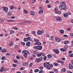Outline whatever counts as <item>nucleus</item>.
<instances>
[{
	"label": "nucleus",
	"mask_w": 73,
	"mask_h": 73,
	"mask_svg": "<svg viewBox=\"0 0 73 73\" xmlns=\"http://www.w3.org/2000/svg\"><path fill=\"white\" fill-rule=\"evenodd\" d=\"M55 38L56 40L57 41V42H60L61 41L60 39L57 37H56Z\"/></svg>",
	"instance_id": "obj_14"
},
{
	"label": "nucleus",
	"mask_w": 73,
	"mask_h": 73,
	"mask_svg": "<svg viewBox=\"0 0 73 73\" xmlns=\"http://www.w3.org/2000/svg\"><path fill=\"white\" fill-rule=\"evenodd\" d=\"M33 48L34 49H38V50H40L42 49V46L38 45L36 46H34L33 47Z\"/></svg>",
	"instance_id": "obj_3"
},
{
	"label": "nucleus",
	"mask_w": 73,
	"mask_h": 73,
	"mask_svg": "<svg viewBox=\"0 0 73 73\" xmlns=\"http://www.w3.org/2000/svg\"><path fill=\"white\" fill-rule=\"evenodd\" d=\"M58 9H57V7H56L55 8H54V11H57V10Z\"/></svg>",
	"instance_id": "obj_59"
},
{
	"label": "nucleus",
	"mask_w": 73,
	"mask_h": 73,
	"mask_svg": "<svg viewBox=\"0 0 73 73\" xmlns=\"http://www.w3.org/2000/svg\"><path fill=\"white\" fill-rule=\"evenodd\" d=\"M26 45L27 46H30V45H31V43L29 42H27L26 44Z\"/></svg>",
	"instance_id": "obj_18"
},
{
	"label": "nucleus",
	"mask_w": 73,
	"mask_h": 73,
	"mask_svg": "<svg viewBox=\"0 0 73 73\" xmlns=\"http://www.w3.org/2000/svg\"><path fill=\"white\" fill-rule=\"evenodd\" d=\"M70 56L71 57H73V54H71Z\"/></svg>",
	"instance_id": "obj_64"
},
{
	"label": "nucleus",
	"mask_w": 73,
	"mask_h": 73,
	"mask_svg": "<svg viewBox=\"0 0 73 73\" xmlns=\"http://www.w3.org/2000/svg\"><path fill=\"white\" fill-rule=\"evenodd\" d=\"M69 42V41H65L64 42V44H67Z\"/></svg>",
	"instance_id": "obj_35"
},
{
	"label": "nucleus",
	"mask_w": 73,
	"mask_h": 73,
	"mask_svg": "<svg viewBox=\"0 0 73 73\" xmlns=\"http://www.w3.org/2000/svg\"><path fill=\"white\" fill-rule=\"evenodd\" d=\"M19 24L20 25H21V24H23V25H25L26 24V23L23 22H21L19 23Z\"/></svg>",
	"instance_id": "obj_29"
},
{
	"label": "nucleus",
	"mask_w": 73,
	"mask_h": 73,
	"mask_svg": "<svg viewBox=\"0 0 73 73\" xmlns=\"http://www.w3.org/2000/svg\"><path fill=\"white\" fill-rule=\"evenodd\" d=\"M32 34L33 35H35V33H36V32L35 31H32Z\"/></svg>",
	"instance_id": "obj_47"
},
{
	"label": "nucleus",
	"mask_w": 73,
	"mask_h": 73,
	"mask_svg": "<svg viewBox=\"0 0 73 73\" xmlns=\"http://www.w3.org/2000/svg\"><path fill=\"white\" fill-rule=\"evenodd\" d=\"M42 54V53H39L37 54V57H40V56H41V55Z\"/></svg>",
	"instance_id": "obj_24"
},
{
	"label": "nucleus",
	"mask_w": 73,
	"mask_h": 73,
	"mask_svg": "<svg viewBox=\"0 0 73 73\" xmlns=\"http://www.w3.org/2000/svg\"><path fill=\"white\" fill-rule=\"evenodd\" d=\"M6 51L7 50L5 49H3L2 50V52H3V53H5V52H6Z\"/></svg>",
	"instance_id": "obj_27"
},
{
	"label": "nucleus",
	"mask_w": 73,
	"mask_h": 73,
	"mask_svg": "<svg viewBox=\"0 0 73 73\" xmlns=\"http://www.w3.org/2000/svg\"><path fill=\"white\" fill-rule=\"evenodd\" d=\"M4 20L1 19L0 21V23H4Z\"/></svg>",
	"instance_id": "obj_45"
},
{
	"label": "nucleus",
	"mask_w": 73,
	"mask_h": 73,
	"mask_svg": "<svg viewBox=\"0 0 73 73\" xmlns=\"http://www.w3.org/2000/svg\"><path fill=\"white\" fill-rule=\"evenodd\" d=\"M38 71H39V70H38V69H36L35 70L34 72L35 73H36V72H38Z\"/></svg>",
	"instance_id": "obj_33"
},
{
	"label": "nucleus",
	"mask_w": 73,
	"mask_h": 73,
	"mask_svg": "<svg viewBox=\"0 0 73 73\" xmlns=\"http://www.w3.org/2000/svg\"><path fill=\"white\" fill-rule=\"evenodd\" d=\"M53 65L54 66H58V64L56 63H54L53 64Z\"/></svg>",
	"instance_id": "obj_31"
},
{
	"label": "nucleus",
	"mask_w": 73,
	"mask_h": 73,
	"mask_svg": "<svg viewBox=\"0 0 73 73\" xmlns=\"http://www.w3.org/2000/svg\"><path fill=\"white\" fill-rule=\"evenodd\" d=\"M59 31H60V33H62V34H63V33H64V31L63 30H62L61 31L59 30Z\"/></svg>",
	"instance_id": "obj_25"
},
{
	"label": "nucleus",
	"mask_w": 73,
	"mask_h": 73,
	"mask_svg": "<svg viewBox=\"0 0 73 73\" xmlns=\"http://www.w3.org/2000/svg\"><path fill=\"white\" fill-rule=\"evenodd\" d=\"M12 65L13 67H16V66H17V65H16V64H12Z\"/></svg>",
	"instance_id": "obj_42"
},
{
	"label": "nucleus",
	"mask_w": 73,
	"mask_h": 73,
	"mask_svg": "<svg viewBox=\"0 0 73 73\" xmlns=\"http://www.w3.org/2000/svg\"><path fill=\"white\" fill-rule=\"evenodd\" d=\"M32 65H33L32 63H31L29 65L30 67H32Z\"/></svg>",
	"instance_id": "obj_43"
},
{
	"label": "nucleus",
	"mask_w": 73,
	"mask_h": 73,
	"mask_svg": "<svg viewBox=\"0 0 73 73\" xmlns=\"http://www.w3.org/2000/svg\"><path fill=\"white\" fill-rule=\"evenodd\" d=\"M68 67L70 69H73V66H72L71 64H69Z\"/></svg>",
	"instance_id": "obj_17"
},
{
	"label": "nucleus",
	"mask_w": 73,
	"mask_h": 73,
	"mask_svg": "<svg viewBox=\"0 0 73 73\" xmlns=\"http://www.w3.org/2000/svg\"><path fill=\"white\" fill-rule=\"evenodd\" d=\"M62 4L59 5V8L61 10H66L68 9L66 6V3L65 2H62Z\"/></svg>",
	"instance_id": "obj_1"
},
{
	"label": "nucleus",
	"mask_w": 73,
	"mask_h": 73,
	"mask_svg": "<svg viewBox=\"0 0 73 73\" xmlns=\"http://www.w3.org/2000/svg\"><path fill=\"white\" fill-rule=\"evenodd\" d=\"M43 11H44L42 9L40 10L39 11V12H38V13H39V14H40V13H43Z\"/></svg>",
	"instance_id": "obj_22"
},
{
	"label": "nucleus",
	"mask_w": 73,
	"mask_h": 73,
	"mask_svg": "<svg viewBox=\"0 0 73 73\" xmlns=\"http://www.w3.org/2000/svg\"><path fill=\"white\" fill-rule=\"evenodd\" d=\"M44 59V61H46V59H47V57L45 56H44V58H43Z\"/></svg>",
	"instance_id": "obj_37"
},
{
	"label": "nucleus",
	"mask_w": 73,
	"mask_h": 73,
	"mask_svg": "<svg viewBox=\"0 0 73 73\" xmlns=\"http://www.w3.org/2000/svg\"><path fill=\"white\" fill-rule=\"evenodd\" d=\"M70 35L72 37V36H73V33H71L70 34Z\"/></svg>",
	"instance_id": "obj_61"
},
{
	"label": "nucleus",
	"mask_w": 73,
	"mask_h": 73,
	"mask_svg": "<svg viewBox=\"0 0 73 73\" xmlns=\"http://www.w3.org/2000/svg\"><path fill=\"white\" fill-rule=\"evenodd\" d=\"M72 53V51L71 50L70 51L68 52L69 54H70V53Z\"/></svg>",
	"instance_id": "obj_60"
},
{
	"label": "nucleus",
	"mask_w": 73,
	"mask_h": 73,
	"mask_svg": "<svg viewBox=\"0 0 73 73\" xmlns=\"http://www.w3.org/2000/svg\"><path fill=\"white\" fill-rule=\"evenodd\" d=\"M28 40H29V41H32V40L31 39L30 37H29L28 38H25L23 40V41H25V42H27V41H28Z\"/></svg>",
	"instance_id": "obj_4"
},
{
	"label": "nucleus",
	"mask_w": 73,
	"mask_h": 73,
	"mask_svg": "<svg viewBox=\"0 0 73 73\" xmlns=\"http://www.w3.org/2000/svg\"><path fill=\"white\" fill-rule=\"evenodd\" d=\"M49 64H50V63H49V62H45L43 64V65L44 66V67H47L48 66V65H49Z\"/></svg>",
	"instance_id": "obj_9"
},
{
	"label": "nucleus",
	"mask_w": 73,
	"mask_h": 73,
	"mask_svg": "<svg viewBox=\"0 0 73 73\" xmlns=\"http://www.w3.org/2000/svg\"><path fill=\"white\" fill-rule=\"evenodd\" d=\"M17 59H20V57H19V56H17L16 57Z\"/></svg>",
	"instance_id": "obj_53"
},
{
	"label": "nucleus",
	"mask_w": 73,
	"mask_h": 73,
	"mask_svg": "<svg viewBox=\"0 0 73 73\" xmlns=\"http://www.w3.org/2000/svg\"><path fill=\"white\" fill-rule=\"evenodd\" d=\"M64 37H68V36L67 35H63Z\"/></svg>",
	"instance_id": "obj_55"
},
{
	"label": "nucleus",
	"mask_w": 73,
	"mask_h": 73,
	"mask_svg": "<svg viewBox=\"0 0 73 73\" xmlns=\"http://www.w3.org/2000/svg\"><path fill=\"white\" fill-rule=\"evenodd\" d=\"M56 62H58V63H60L61 61H60V60H57Z\"/></svg>",
	"instance_id": "obj_52"
},
{
	"label": "nucleus",
	"mask_w": 73,
	"mask_h": 73,
	"mask_svg": "<svg viewBox=\"0 0 73 73\" xmlns=\"http://www.w3.org/2000/svg\"><path fill=\"white\" fill-rule=\"evenodd\" d=\"M13 42H12V41H10V43L9 44V46H11L13 45Z\"/></svg>",
	"instance_id": "obj_19"
},
{
	"label": "nucleus",
	"mask_w": 73,
	"mask_h": 73,
	"mask_svg": "<svg viewBox=\"0 0 73 73\" xmlns=\"http://www.w3.org/2000/svg\"><path fill=\"white\" fill-rule=\"evenodd\" d=\"M48 58H50L52 57V55L50 54H48L47 55Z\"/></svg>",
	"instance_id": "obj_21"
},
{
	"label": "nucleus",
	"mask_w": 73,
	"mask_h": 73,
	"mask_svg": "<svg viewBox=\"0 0 73 73\" xmlns=\"http://www.w3.org/2000/svg\"><path fill=\"white\" fill-rule=\"evenodd\" d=\"M10 8L11 9H14V7L13 6L10 7Z\"/></svg>",
	"instance_id": "obj_44"
},
{
	"label": "nucleus",
	"mask_w": 73,
	"mask_h": 73,
	"mask_svg": "<svg viewBox=\"0 0 73 73\" xmlns=\"http://www.w3.org/2000/svg\"><path fill=\"white\" fill-rule=\"evenodd\" d=\"M47 7L48 8H50V7H51V6L50 5H47Z\"/></svg>",
	"instance_id": "obj_50"
},
{
	"label": "nucleus",
	"mask_w": 73,
	"mask_h": 73,
	"mask_svg": "<svg viewBox=\"0 0 73 73\" xmlns=\"http://www.w3.org/2000/svg\"><path fill=\"white\" fill-rule=\"evenodd\" d=\"M24 69H25V68L24 67H21L20 68V70H24Z\"/></svg>",
	"instance_id": "obj_46"
},
{
	"label": "nucleus",
	"mask_w": 73,
	"mask_h": 73,
	"mask_svg": "<svg viewBox=\"0 0 73 73\" xmlns=\"http://www.w3.org/2000/svg\"><path fill=\"white\" fill-rule=\"evenodd\" d=\"M54 38V36H51V38H50V40H52Z\"/></svg>",
	"instance_id": "obj_38"
},
{
	"label": "nucleus",
	"mask_w": 73,
	"mask_h": 73,
	"mask_svg": "<svg viewBox=\"0 0 73 73\" xmlns=\"http://www.w3.org/2000/svg\"><path fill=\"white\" fill-rule=\"evenodd\" d=\"M60 63H61L62 65H63V64H64V62L63 61H61Z\"/></svg>",
	"instance_id": "obj_54"
},
{
	"label": "nucleus",
	"mask_w": 73,
	"mask_h": 73,
	"mask_svg": "<svg viewBox=\"0 0 73 73\" xmlns=\"http://www.w3.org/2000/svg\"><path fill=\"white\" fill-rule=\"evenodd\" d=\"M67 30L68 31H70L71 30V29L70 28H68L67 29Z\"/></svg>",
	"instance_id": "obj_48"
},
{
	"label": "nucleus",
	"mask_w": 73,
	"mask_h": 73,
	"mask_svg": "<svg viewBox=\"0 0 73 73\" xmlns=\"http://www.w3.org/2000/svg\"><path fill=\"white\" fill-rule=\"evenodd\" d=\"M2 8L3 9V11H5L6 12H8V7H3Z\"/></svg>",
	"instance_id": "obj_10"
},
{
	"label": "nucleus",
	"mask_w": 73,
	"mask_h": 73,
	"mask_svg": "<svg viewBox=\"0 0 73 73\" xmlns=\"http://www.w3.org/2000/svg\"><path fill=\"white\" fill-rule=\"evenodd\" d=\"M27 65H28L27 63H23V65H24V66H27Z\"/></svg>",
	"instance_id": "obj_39"
},
{
	"label": "nucleus",
	"mask_w": 73,
	"mask_h": 73,
	"mask_svg": "<svg viewBox=\"0 0 73 73\" xmlns=\"http://www.w3.org/2000/svg\"><path fill=\"white\" fill-rule=\"evenodd\" d=\"M18 62V61L16 60H15L14 61V62H15V63H17Z\"/></svg>",
	"instance_id": "obj_57"
},
{
	"label": "nucleus",
	"mask_w": 73,
	"mask_h": 73,
	"mask_svg": "<svg viewBox=\"0 0 73 73\" xmlns=\"http://www.w3.org/2000/svg\"><path fill=\"white\" fill-rule=\"evenodd\" d=\"M39 68L40 69H44V68L42 66H40Z\"/></svg>",
	"instance_id": "obj_58"
},
{
	"label": "nucleus",
	"mask_w": 73,
	"mask_h": 73,
	"mask_svg": "<svg viewBox=\"0 0 73 73\" xmlns=\"http://www.w3.org/2000/svg\"><path fill=\"white\" fill-rule=\"evenodd\" d=\"M25 43L24 42H21V44L22 45H25Z\"/></svg>",
	"instance_id": "obj_40"
},
{
	"label": "nucleus",
	"mask_w": 73,
	"mask_h": 73,
	"mask_svg": "<svg viewBox=\"0 0 73 73\" xmlns=\"http://www.w3.org/2000/svg\"><path fill=\"white\" fill-rule=\"evenodd\" d=\"M53 67V64H49V65L47 67L46 69H48V70H50V69L52 68Z\"/></svg>",
	"instance_id": "obj_6"
},
{
	"label": "nucleus",
	"mask_w": 73,
	"mask_h": 73,
	"mask_svg": "<svg viewBox=\"0 0 73 73\" xmlns=\"http://www.w3.org/2000/svg\"><path fill=\"white\" fill-rule=\"evenodd\" d=\"M30 14L31 15H35V13L33 12L32 11H30Z\"/></svg>",
	"instance_id": "obj_23"
},
{
	"label": "nucleus",
	"mask_w": 73,
	"mask_h": 73,
	"mask_svg": "<svg viewBox=\"0 0 73 73\" xmlns=\"http://www.w3.org/2000/svg\"><path fill=\"white\" fill-rule=\"evenodd\" d=\"M62 60H65V58H62Z\"/></svg>",
	"instance_id": "obj_62"
},
{
	"label": "nucleus",
	"mask_w": 73,
	"mask_h": 73,
	"mask_svg": "<svg viewBox=\"0 0 73 73\" xmlns=\"http://www.w3.org/2000/svg\"><path fill=\"white\" fill-rule=\"evenodd\" d=\"M7 15L8 16H11L12 15V12H8Z\"/></svg>",
	"instance_id": "obj_26"
},
{
	"label": "nucleus",
	"mask_w": 73,
	"mask_h": 73,
	"mask_svg": "<svg viewBox=\"0 0 73 73\" xmlns=\"http://www.w3.org/2000/svg\"><path fill=\"white\" fill-rule=\"evenodd\" d=\"M23 22L24 23H32V21H25Z\"/></svg>",
	"instance_id": "obj_15"
},
{
	"label": "nucleus",
	"mask_w": 73,
	"mask_h": 73,
	"mask_svg": "<svg viewBox=\"0 0 73 73\" xmlns=\"http://www.w3.org/2000/svg\"><path fill=\"white\" fill-rule=\"evenodd\" d=\"M13 29H15V30H17V29H18V28L16 27H13Z\"/></svg>",
	"instance_id": "obj_49"
},
{
	"label": "nucleus",
	"mask_w": 73,
	"mask_h": 73,
	"mask_svg": "<svg viewBox=\"0 0 73 73\" xmlns=\"http://www.w3.org/2000/svg\"><path fill=\"white\" fill-rule=\"evenodd\" d=\"M3 67H1V69L0 70V71L1 72H3Z\"/></svg>",
	"instance_id": "obj_36"
},
{
	"label": "nucleus",
	"mask_w": 73,
	"mask_h": 73,
	"mask_svg": "<svg viewBox=\"0 0 73 73\" xmlns=\"http://www.w3.org/2000/svg\"><path fill=\"white\" fill-rule=\"evenodd\" d=\"M56 20L57 21H62V19H61V17L58 16H57L56 17Z\"/></svg>",
	"instance_id": "obj_11"
},
{
	"label": "nucleus",
	"mask_w": 73,
	"mask_h": 73,
	"mask_svg": "<svg viewBox=\"0 0 73 73\" xmlns=\"http://www.w3.org/2000/svg\"><path fill=\"white\" fill-rule=\"evenodd\" d=\"M33 54H36V51H34L33 52Z\"/></svg>",
	"instance_id": "obj_56"
},
{
	"label": "nucleus",
	"mask_w": 73,
	"mask_h": 73,
	"mask_svg": "<svg viewBox=\"0 0 73 73\" xmlns=\"http://www.w3.org/2000/svg\"><path fill=\"white\" fill-rule=\"evenodd\" d=\"M43 73V71L42 70H41L39 71V73Z\"/></svg>",
	"instance_id": "obj_63"
},
{
	"label": "nucleus",
	"mask_w": 73,
	"mask_h": 73,
	"mask_svg": "<svg viewBox=\"0 0 73 73\" xmlns=\"http://www.w3.org/2000/svg\"><path fill=\"white\" fill-rule=\"evenodd\" d=\"M42 60V57H40L39 59L36 58L35 60V61L36 62H39V61H41Z\"/></svg>",
	"instance_id": "obj_5"
},
{
	"label": "nucleus",
	"mask_w": 73,
	"mask_h": 73,
	"mask_svg": "<svg viewBox=\"0 0 73 73\" xmlns=\"http://www.w3.org/2000/svg\"><path fill=\"white\" fill-rule=\"evenodd\" d=\"M41 42H36L34 44V45H41Z\"/></svg>",
	"instance_id": "obj_20"
},
{
	"label": "nucleus",
	"mask_w": 73,
	"mask_h": 73,
	"mask_svg": "<svg viewBox=\"0 0 73 73\" xmlns=\"http://www.w3.org/2000/svg\"><path fill=\"white\" fill-rule=\"evenodd\" d=\"M54 12L55 13H56V14H58L59 15H60L61 13V11H58V12L55 11Z\"/></svg>",
	"instance_id": "obj_16"
},
{
	"label": "nucleus",
	"mask_w": 73,
	"mask_h": 73,
	"mask_svg": "<svg viewBox=\"0 0 73 73\" xmlns=\"http://www.w3.org/2000/svg\"><path fill=\"white\" fill-rule=\"evenodd\" d=\"M1 59L2 60H5L6 59V58L4 56H2V57Z\"/></svg>",
	"instance_id": "obj_28"
},
{
	"label": "nucleus",
	"mask_w": 73,
	"mask_h": 73,
	"mask_svg": "<svg viewBox=\"0 0 73 73\" xmlns=\"http://www.w3.org/2000/svg\"><path fill=\"white\" fill-rule=\"evenodd\" d=\"M24 11V12L25 13H28V11L25 10H23Z\"/></svg>",
	"instance_id": "obj_34"
},
{
	"label": "nucleus",
	"mask_w": 73,
	"mask_h": 73,
	"mask_svg": "<svg viewBox=\"0 0 73 73\" xmlns=\"http://www.w3.org/2000/svg\"><path fill=\"white\" fill-rule=\"evenodd\" d=\"M10 33L11 34H13L15 33V32L13 30H11L10 31Z\"/></svg>",
	"instance_id": "obj_32"
},
{
	"label": "nucleus",
	"mask_w": 73,
	"mask_h": 73,
	"mask_svg": "<svg viewBox=\"0 0 73 73\" xmlns=\"http://www.w3.org/2000/svg\"><path fill=\"white\" fill-rule=\"evenodd\" d=\"M43 33H44V32L43 31L38 30L37 31V33L38 35H41L43 34Z\"/></svg>",
	"instance_id": "obj_7"
},
{
	"label": "nucleus",
	"mask_w": 73,
	"mask_h": 73,
	"mask_svg": "<svg viewBox=\"0 0 73 73\" xmlns=\"http://www.w3.org/2000/svg\"><path fill=\"white\" fill-rule=\"evenodd\" d=\"M66 49H67V48H66V47L64 46L63 48H61L60 49V50L61 51H62V52H65L66 50Z\"/></svg>",
	"instance_id": "obj_8"
},
{
	"label": "nucleus",
	"mask_w": 73,
	"mask_h": 73,
	"mask_svg": "<svg viewBox=\"0 0 73 73\" xmlns=\"http://www.w3.org/2000/svg\"><path fill=\"white\" fill-rule=\"evenodd\" d=\"M52 51L53 52H54L56 53V54H58L60 53V51L58 50V49L55 50V49H54L52 50Z\"/></svg>",
	"instance_id": "obj_12"
},
{
	"label": "nucleus",
	"mask_w": 73,
	"mask_h": 73,
	"mask_svg": "<svg viewBox=\"0 0 73 73\" xmlns=\"http://www.w3.org/2000/svg\"><path fill=\"white\" fill-rule=\"evenodd\" d=\"M22 53H23V54H24V57H25L26 58H27V56H28V54H27L29 53V52L27 50H25L22 51Z\"/></svg>",
	"instance_id": "obj_2"
},
{
	"label": "nucleus",
	"mask_w": 73,
	"mask_h": 73,
	"mask_svg": "<svg viewBox=\"0 0 73 73\" xmlns=\"http://www.w3.org/2000/svg\"><path fill=\"white\" fill-rule=\"evenodd\" d=\"M34 40L35 42H39V41H40L39 40L36 39H34Z\"/></svg>",
	"instance_id": "obj_30"
},
{
	"label": "nucleus",
	"mask_w": 73,
	"mask_h": 73,
	"mask_svg": "<svg viewBox=\"0 0 73 73\" xmlns=\"http://www.w3.org/2000/svg\"><path fill=\"white\" fill-rule=\"evenodd\" d=\"M62 71L63 72H65L66 71V69L65 68H62Z\"/></svg>",
	"instance_id": "obj_41"
},
{
	"label": "nucleus",
	"mask_w": 73,
	"mask_h": 73,
	"mask_svg": "<svg viewBox=\"0 0 73 73\" xmlns=\"http://www.w3.org/2000/svg\"><path fill=\"white\" fill-rule=\"evenodd\" d=\"M71 14H72V13H66L64 14L63 15V16H64V17H67V16H68L69 15H71Z\"/></svg>",
	"instance_id": "obj_13"
},
{
	"label": "nucleus",
	"mask_w": 73,
	"mask_h": 73,
	"mask_svg": "<svg viewBox=\"0 0 73 73\" xmlns=\"http://www.w3.org/2000/svg\"><path fill=\"white\" fill-rule=\"evenodd\" d=\"M54 71L55 72H58V70L57 69H55L54 70Z\"/></svg>",
	"instance_id": "obj_51"
}]
</instances>
